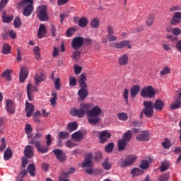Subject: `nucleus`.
I'll use <instances>...</instances> for the list:
<instances>
[{
    "label": "nucleus",
    "mask_w": 181,
    "mask_h": 181,
    "mask_svg": "<svg viewBox=\"0 0 181 181\" xmlns=\"http://www.w3.org/2000/svg\"><path fill=\"white\" fill-rule=\"evenodd\" d=\"M54 84L56 90L59 91V90H60V87H62V84L60 83V78H55Z\"/></svg>",
    "instance_id": "nucleus-58"
},
{
    "label": "nucleus",
    "mask_w": 181,
    "mask_h": 181,
    "mask_svg": "<svg viewBox=\"0 0 181 181\" xmlns=\"http://www.w3.org/2000/svg\"><path fill=\"white\" fill-rule=\"evenodd\" d=\"M132 139V132L131 130H127L123 135V141H125L126 142H129L131 139Z\"/></svg>",
    "instance_id": "nucleus-35"
},
{
    "label": "nucleus",
    "mask_w": 181,
    "mask_h": 181,
    "mask_svg": "<svg viewBox=\"0 0 181 181\" xmlns=\"http://www.w3.org/2000/svg\"><path fill=\"white\" fill-rule=\"evenodd\" d=\"M76 172L74 168H71L69 170L62 171L61 175L59 176V181L69 180V175H73Z\"/></svg>",
    "instance_id": "nucleus-11"
},
{
    "label": "nucleus",
    "mask_w": 181,
    "mask_h": 181,
    "mask_svg": "<svg viewBox=\"0 0 181 181\" xmlns=\"http://www.w3.org/2000/svg\"><path fill=\"white\" fill-rule=\"evenodd\" d=\"M181 107V92L179 93V97L175 98V101L170 106V110H179Z\"/></svg>",
    "instance_id": "nucleus-20"
},
{
    "label": "nucleus",
    "mask_w": 181,
    "mask_h": 181,
    "mask_svg": "<svg viewBox=\"0 0 181 181\" xmlns=\"http://www.w3.org/2000/svg\"><path fill=\"white\" fill-rule=\"evenodd\" d=\"M72 117H78V118H83L86 116V113L79 107V109H73L71 112Z\"/></svg>",
    "instance_id": "nucleus-22"
},
{
    "label": "nucleus",
    "mask_w": 181,
    "mask_h": 181,
    "mask_svg": "<svg viewBox=\"0 0 181 181\" xmlns=\"http://www.w3.org/2000/svg\"><path fill=\"white\" fill-rule=\"evenodd\" d=\"M14 28L19 29L22 26V21H21V17H16L13 21Z\"/></svg>",
    "instance_id": "nucleus-49"
},
{
    "label": "nucleus",
    "mask_w": 181,
    "mask_h": 181,
    "mask_svg": "<svg viewBox=\"0 0 181 181\" xmlns=\"http://www.w3.org/2000/svg\"><path fill=\"white\" fill-rule=\"evenodd\" d=\"M1 144L0 146V152H4L6 148V139L4 137L1 139Z\"/></svg>",
    "instance_id": "nucleus-54"
},
{
    "label": "nucleus",
    "mask_w": 181,
    "mask_h": 181,
    "mask_svg": "<svg viewBox=\"0 0 181 181\" xmlns=\"http://www.w3.org/2000/svg\"><path fill=\"white\" fill-rule=\"evenodd\" d=\"M37 17L41 22H47L49 21V16H47L46 8H42L38 12Z\"/></svg>",
    "instance_id": "nucleus-16"
},
{
    "label": "nucleus",
    "mask_w": 181,
    "mask_h": 181,
    "mask_svg": "<svg viewBox=\"0 0 181 181\" xmlns=\"http://www.w3.org/2000/svg\"><path fill=\"white\" fill-rule=\"evenodd\" d=\"M143 105H144V108L142 110L140 114V118H144V114L148 118H151L153 115V102L152 101H144L143 103Z\"/></svg>",
    "instance_id": "nucleus-5"
},
{
    "label": "nucleus",
    "mask_w": 181,
    "mask_h": 181,
    "mask_svg": "<svg viewBox=\"0 0 181 181\" xmlns=\"http://www.w3.org/2000/svg\"><path fill=\"white\" fill-rule=\"evenodd\" d=\"M106 39L108 40V42H115L117 38L116 36L109 35L106 37Z\"/></svg>",
    "instance_id": "nucleus-64"
},
{
    "label": "nucleus",
    "mask_w": 181,
    "mask_h": 181,
    "mask_svg": "<svg viewBox=\"0 0 181 181\" xmlns=\"http://www.w3.org/2000/svg\"><path fill=\"white\" fill-rule=\"evenodd\" d=\"M127 142L124 139H120L118 141L117 145H118V151H124L125 149V146H127Z\"/></svg>",
    "instance_id": "nucleus-38"
},
{
    "label": "nucleus",
    "mask_w": 181,
    "mask_h": 181,
    "mask_svg": "<svg viewBox=\"0 0 181 181\" xmlns=\"http://www.w3.org/2000/svg\"><path fill=\"white\" fill-rule=\"evenodd\" d=\"M139 91H141V87L138 85H134L130 88V95L132 100H135V97L138 95Z\"/></svg>",
    "instance_id": "nucleus-24"
},
{
    "label": "nucleus",
    "mask_w": 181,
    "mask_h": 181,
    "mask_svg": "<svg viewBox=\"0 0 181 181\" xmlns=\"http://www.w3.org/2000/svg\"><path fill=\"white\" fill-rule=\"evenodd\" d=\"M129 62L128 58V54H124L122 56L119 57L118 59V63L119 66H127Z\"/></svg>",
    "instance_id": "nucleus-26"
},
{
    "label": "nucleus",
    "mask_w": 181,
    "mask_h": 181,
    "mask_svg": "<svg viewBox=\"0 0 181 181\" xmlns=\"http://www.w3.org/2000/svg\"><path fill=\"white\" fill-rule=\"evenodd\" d=\"M140 94L143 98H153L156 95V92L152 86H148L142 88Z\"/></svg>",
    "instance_id": "nucleus-6"
},
{
    "label": "nucleus",
    "mask_w": 181,
    "mask_h": 181,
    "mask_svg": "<svg viewBox=\"0 0 181 181\" xmlns=\"http://www.w3.org/2000/svg\"><path fill=\"white\" fill-rule=\"evenodd\" d=\"M169 177H170V174L169 173H164L158 177L159 181H167L169 180Z\"/></svg>",
    "instance_id": "nucleus-52"
},
{
    "label": "nucleus",
    "mask_w": 181,
    "mask_h": 181,
    "mask_svg": "<svg viewBox=\"0 0 181 181\" xmlns=\"http://www.w3.org/2000/svg\"><path fill=\"white\" fill-rule=\"evenodd\" d=\"M143 173L144 171L138 168H134L131 172V175L133 176H141Z\"/></svg>",
    "instance_id": "nucleus-44"
},
{
    "label": "nucleus",
    "mask_w": 181,
    "mask_h": 181,
    "mask_svg": "<svg viewBox=\"0 0 181 181\" xmlns=\"http://www.w3.org/2000/svg\"><path fill=\"white\" fill-rule=\"evenodd\" d=\"M35 78V86H39V83H42V81H45V75L43 74H36L34 76Z\"/></svg>",
    "instance_id": "nucleus-32"
},
{
    "label": "nucleus",
    "mask_w": 181,
    "mask_h": 181,
    "mask_svg": "<svg viewBox=\"0 0 181 181\" xmlns=\"http://www.w3.org/2000/svg\"><path fill=\"white\" fill-rule=\"evenodd\" d=\"M169 166H170V164L168 162H161L160 166V172H166L169 169Z\"/></svg>",
    "instance_id": "nucleus-46"
},
{
    "label": "nucleus",
    "mask_w": 181,
    "mask_h": 181,
    "mask_svg": "<svg viewBox=\"0 0 181 181\" xmlns=\"http://www.w3.org/2000/svg\"><path fill=\"white\" fill-rule=\"evenodd\" d=\"M46 27H45V25L41 24L40 25L38 32H37V36L39 39H42V37H45L46 36Z\"/></svg>",
    "instance_id": "nucleus-28"
},
{
    "label": "nucleus",
    "mask_w": 181,
    "mask_h": 181,
    "mask_svg": "<svg viewBox=\"0 0 181 181\" xmlns=\"http://www.w3.org/2000/svg\"><path fill=\"white\" fill-rule=\"evenodd\" d=\"M33 91H39V88H37V86H32V84L28 83L27 85V95H28V99L29 100V101H32V98L33 97Z\"/></svg>",
    "instance_id": "nucleus-12"
},
{
    "label": "nucleus",
    "mask_w": 181,
    "mask_h": 181,
    "mask_svg": "<svg viewBox=\"0 0 181 181\" xmlns=\"http://www.w3.org/2000/svg\"><path fill=\"white\" fill-rule=\"evenodd\" d=\"M33 52L35 54V59L36 60H40L41 55H40V48L39 47L36 46L33 48Z\"/></svg>",
    "instance_id": "nucleus-50"
},
{
    "label": "nucleus",
    "mask_w": 181,
    "mask_h": 181,
    "mask_svg": "<svg viewBox=\"0 0 181 181\" xmlns=\"http://www.w3.org/2000/svg\"><path fill=\"white\" fill-rule=\"evenodd\" d=\"M93 154L88 153L84 158L82 163V168H91L93 166Z\"/></svg>",
    "instance_id": "nucleus-17"
},
{
    "label": "nucleus",
    "mask_w": 181,
    "mask_h": 181,
    "mask_svg": "<svg viewBox=\"0 0 181 181\" xmlns=\"http://www.w3.org/2000/svg\"><path fill=\"white\" fill-rule=\"evenodd\" d=\"M71 47L74 50H78L81 49L83 45H84V38L83 37H75L71 41Z\"/></svg>",
    "instance_id": "nucleus-8"
},
{
    "label": "nucleus",
    "mask_w": 181,
    "mask_h": 181,
    "mask_svg": "<svg viewBox=\"0 0 181 181\" xmlns=\"http://www.w3.org/2000/svg\"><path fill=\"white\" fill-rule=\"evenodd\" d=\"M25 134L28 135V138H32V127L29 124H26L25 127Z\"/></svg>",
    "instance_id": "nucleus-43"
},
{
    "label": "nucleus",
    "mask_w": 181,
    "mask_h": 181,
    "mask_svg": "<svg viewBox=\"0 0 181 181\" xmlns=\"http://www.w3.org/2000/svg\"><path fill=\"white\" fill-rule=\"evenodd\" d=\"M115 49H124V47H127V49H132V46L129 45V40H123L115 44Z\"/></svg>",
    "instance_id": "nucleus-21"
},
{
    "label": "nucleus",
    "mask_w": 181,
    "mask_h": 181,
    "mask_svg": "<svg viewBox=\"0 0 181 181\" xmlns=\"http://www.w3.org/2000/svg\"><path fill=\"white\" fill-rule=\"evenodd\" d=\"M88 25V19L86 17H82L78 21V25L80 28H86Z\"/></svg>",
    "instance_id": "nucleus-36"
},
{
    "label": "nucleus",
    "mask_w": 181,
    "mask_h": 181,
    "mask_svg": "<svg viewBox=\"0 0 181 181\" xmlns=\"http://www.w3.org/2000/svg\"><path fill=\"white\" fill-rule=\"evenodd\" d=\"M6 110L10 114H15V106L13 105V101L11 100H6Z\"/></svg>",
    "instance_id": "nucleus-27"
},
{
    "label": "nucleus",
    "mask_w": 181,
    "mask_h": 181,
    "mask_svg": "<svg viewBox=\"0 0 181 181\" xmlns=\"http://www.w3.org/2000/svg\"><path fill=\"white\" fill-rule=\"evenodd\" d=\"M160 76H165V74H170V68L165 66L160 72Z\"/></svg>",
    "instance_id": "nucleus-59"
},
{
    "label": "nucleus",
    "mask_w": 181,
    "mask_h": 181,
    "mask_svg": "<svg viewBox=\"0 0 181 181\" xmlns=\"http://www.w3.org/2000/svg\"><path fill=\"white\" fill-rule=\"evenodd\" d=\"M52 152L55 155L57 160H59V162H61V163H62V162H64L66 159H67V156H66V153H63L62 150L54 149Z\"/></svg>",
    "instance_id": "nucleus-10"
},
{
    "label": "nucleus",
    "mask_w": 181,
    "mask_h": 181,
    "mask_svg": "<svg viewBox=\"0 0 181 181\" xmlns=\"http://www.w3.org/2000/svg\"><path fill=\"white\" fill-rule=\"evenodd\" d=\"M18 6L23 7V15L30 16L33 12V0H22L18 4Z\"/></svg>",
    "instance_id": "nucleus-4"
},
{
    "label": "nucleus",
    "mask_w": 181,
    "mask_h": 181,
    "mask_svg": "<svg viewBox=\"0 0 181 181\" xmlns=\"http://www.w3.org/2000/svg\"><path fill=\"white\" fill-rule=\"evenodd\" d=\"M58 136L60 139H69L70 138V134L67 132H60Z\"/></svg>",
    "instance_id": "nucleus-47"
},
{
    "label": "nucleus",
    "mask_w": 181,
    "mask_h": 181,
    "mask_svg": "<svg viewBox=\"0 0 181 181\" xmlns=\"http://www.w3.org/2000/svg\"><path fill=\"white\" fill-rule=\"evenodd\" d=\"M74 74L76 76H78V74H80L83 70V67L78 66V65H74Z\"/></svg>",
    "instance_id": "nucleus-60"
},
{
    "label": "nucleus",
    "mask_w": 181,
    "mask_h": 181,
    "mask_svg": "<svg viewBox=\"0 0 181 181\" xmlns=\"http://www.w3.org/2000/svg\"><path fill=\"white\" fill-rule=\"evenodd\" d=\"M153 16H148L146 21V26H152L153 25Z\"/></svg>",
    "instance_id": "nucleus-57"
},
{
    "label": "nucleus",
    "mask_w": 181,
    "mask_h": 181,
    "mask_svg": "<svg viewBox=\"0 0 181 181\" xmlns=\"http://www.w3.org/2000/svg\"><path fill=\"white\" fill-rule=\"evenodd\" d=\"M27 169L28 170V173L30 174V176H32L33 177H35V176H36V174L35 173V170H36V168H35V165L33 164L28 165Z\"/></svg>",
    "instance_id": "nucleus-37"
},
{
    "label": "nucleus",
    "mask_w": 181,
    "mask_h": 181,
    "mask_svg": "<svg viewBox=\"0 0 181 181\" xmlns=\"http://www.w3.org/2000/svg\"><path fill=\"white\" fill-rule=\"evenodd\" d=\"M138 157L134 155L127 156V158L119 163L120 168H127V166H131L136 160Z\"/></svg>",
    "instance_id": "nucleus-7"
},
{
    "label": "nucleus",
    "mask_w": 181,
    "mask_h": 181,
    "mask_svg": "<svg viewBox=\"0 0 181 181\" xmlns=\"http://www.w3.org/2000/svg\"><path fill=\"white\" fill-rule=\"evenodd\" d=\"M165 107V102H163L160 99H157L155 100L154 104L153 103V110H156V111H162Z\"/></svg>",
    "instance_id": "nucleus-18"
},
{
    "label": "nucleus",
    "mask_w": 181,
    "mask_h": 181,
    "mask_svg": "<svg viewBox=\"0 0 181 181\" xmlns=\"http://www.w3.org/2000/svg\"><path fill=\"white\" fill-rule=\"evenodd\" d=\"M136 139L139 141V142H146L149 141V132L148 131H143L136 136Z\"/></svg>",
    "instance_id": "nucleus-13"
},
{
    "label": "nucleus",
    "mask_w": 181,
    "mask_h": 181,
    "mask_svg": "<svg viewBox=\"0 0 181 181\" xmlns=\"http://www.w3.org/2000/svg\"><path fill=\"white\" fill-rule=\"evenodd\" d=\"M28 76H29L28 69L25 66H21L19 75L20 83H25V80L28 78Z\"/></svg>",
    "instance_id": "nucleus-15"
},
{
    "label": "nucleus",
    "mask_w": 181,
    "mask_h": 181,
    "mask_svg": "<svg viewBox=\"0 0 181 181\" xmlns=\"http://www.w3.org/2000/svg\"><path fill=\"white\" fill-rule=\"evenodd\" d=\"M105 152L107 153H111L114 149V143H109L105 148Z\"/></svg>",
    "instance_id": "nucleus-56"
},
{
    "label": "nucleus",
    "mask_w": 181,
    "mask_h": 181,
    "mask_svg": "<svg viewBox=\"0 0 181 181\" xmlns=\"http://www.w3.org/2000/svg\"><path fill=\"white\" fill-rule=\"evenodd\" d=\"M123 98L124 100V103L128 105L129 104V90L125 88L123 91Z\"/></svg>",
    "instance_id": "nucleus-45"
},
{
    "label": "nucleus",
    "mask_w": 181,
    "mask_h": 181,
    "mask_svg": "<svg viewBox=\"0 0 181 181\" xmlns=\"http://www.w3.org/2000/svg\"><path fill=\"white\" fill-rule=\"evenodd\" d=\"M1 18L4 23H9V22H12V21H13V16H6V11H5L2 12Z\"/></svg>",
    "instance_id": "nucleus-30"
},
{
    "label": "nucleus",
    "mask_w": 181,
    "mask_h": 181,
    "mask_svg": "<svg viewBox=\"0 0 181 181\" xmlns=\"http://www.w3.org/2000/svg\"><path fill=\"white\" fill-rule=\"evenodd\" d=\"M12 73V70L6 69L5 70L3 74H1L4 78H6L7 81H11L12 80V77H11V74Z\"/></svg>",
    "instance_id": "nucleus-33"
},
{
    "label": "nucleus",
    "mask_w": 181,
    "mask_h": 181,
    "mask_svg": "<svg viewBox=\"0 0 181 181\" xmlns=\"http://www.w3.org/2000/svg\"><path fill=\"white\" fill-rule=\"evenodd\" d=\"M76 145H77V144L73 142V141H71V140H68L66 142V148H74V146H76Z\"/></svg>",
    "instance_id": "nucleus-62"
},
{
    "label": "nucleus",
    "mask_w": 181,
    "mask_h": 181,
    "mask_svg": "<svg viewBox=\"0 0 181 181\" xmlns=\"http://www.w3.org/2000/svg\"><path fill=\"white\" fill-rule=\"evenodd\" d=\"M103 114V109L96 105L90 108V112H88V122L90 125H95L101 121L100 115Z\"/></svg>",
    "instance_id": "nucleus-2"
},
{
    "label": "nucleus",
    "mask_w": 181,
    "mask_h": 181,
    "mask_svg": "<svg viewBox=\"0 0 181 181\" xmlns=\"http://www.w3.org/2000/svg\"><path fill=\"white\" fill-rule=\"evenodd\" d=\"M81 57V52L80 51L76 49V51H74L72 54V59L74 62H77V61L80 60Z\"/></svg>",
    "instance_id": "nucleus-41"
},
{
    "label": "nucleus",
    "mask_w": 181,
    "mask_h": 181,
    "mask_svg": "<svg viewBox=\"0 0 181 181\" xmlns=\"http://www.w3.org/2000/svg\"><path fill=\"white\" fill-rule=\"evenodd\" d=\"M79 107L82 109L83 112L86 114L87 117H88V112H90V110L93 108V104L82 103L80 104Z\"/></svg>",
    "instance_id": "nucleus-23"
},
{
    "label": "nucleus",
    "mask_w": 181,
    "mask_h": 181,
    "mask_svg": "<svg viewBox=\"0 0 181 181\" xmlns=\"http://www.w3.org/2000/svg\"><path fill=\"white\" fill-rule=\"evenodd\" d=\"M98 136L100 144H105L111 138V133L108 130H104L98 132Z\"/></svg>",
    "instance_id": "nucleus-9"
},
{
    "label": "nucleus",
    "mask_w": 181,
    "mask_h": 181,
    "mask_svg": "<svg viewBox=\"0 0 181 181\" xmlns=\"http://www.w3.org/2000/svg\"><path fill=\"white\" fill-rule=\"evenodd\" d=\"M76 32V28L74 27L69 28L66 33V35L67 37H71L73 35H74V33Z\"/></svg>",
    "instance_id": "nucleus-53"
},
{
    "label": "nucleus",
    "mask_w": 181,
    "mask_h": 181,
    "mask_svg": "<svg viewBox=\"0 0 181 181\" xmlns=\"http://www.w3.org/2000/svg\"><path fill=\"white\" fill-rule=\"evenodd\" d=\"M139 168H140V169H142L143 170H146V169H148V168H149V161H148L146 160H141V162L140 163V165H139Z\"/></svg>",
    "instance_id": "nucleus-42"
},
{
    "label": "nucleus",
    "mask_w": 181,
    "mask_h": 181,
    "mask_svg": "<svg viewBox=\"0 0 181 181\" xmlns=\"http://www.w3.org/2000/svg\"><path fill=\"white\" fill-rule=\"evenodd\" d=\"M80 89L78 91V95L83 101L88 96V85H87V76L85 73H82L78 79Z\"/></svg>",
    "instance_id": "nucleus-1"
},
{
    "label": "nucleus",
    "mask_w": 181,
    "mask_h": 181,
    "mask_svg": "<svg viewBox=\"0 0 181 181\" xmlns=\"http://www.w3.org/2000/svg\"><path fill=\"white\" fill-rule=\"evenodd\" d=\"M34 147L30 145H27L24 149L25 157L27 159H32L34 156Z\"/></svg>",
    "instance_id": "nucleus-14"
},
{
    "label": "nucleus",
    "mask_w": 181,
    "mask_h": 181,
    "mask_svg": "<svg viewBox=\"0 0 181 181\" xmlns=\"http://www.w3.org/2000/svg\"><path fill=\"white\" fill-rule=\"evenodd\" d=\"M102 166L105 170H110L111 169V163H108V158L105 159L102 163Z\"/></svg>",
    "instance_id": "nucleus-51"
},
{
    "label": "nucleus",
    "mask_w": 181,
    "mask_h": 181,
    "mask_svg": "<svg viewBox=\"0 0 181 181\" xmlns=\"http://www.w3.org/2000/svg\"><path fill=\"white\" fill-rule=\"evenodd\" d=\"M71 138L72 139H75V141H80L83 138V133L78 131L71 135Z\"/></svg>",
    "instance_id": "nucleus-40"
},
{
    "label": "nucleus",
    "mask_w": 181,
    "mask_h": 181,
    "mask_svg": "<svg viewBox=\"0 0 181 181\" xmlns=\"http://www.w3.org/2000/svg\"><path fill=\"white\" fill-rule=\"evenodd\" d=\"M90 25L93 29H97L100 25V20L98 18H95L90 22Z\"/></svg>",
    "instance_id": "nucleus-39"
},
{
    "label": "nucleus",
    "mask_w": 181,
    "mask_h": 181,
    "mask_svg": "<svg viewBox=\"0 0 181 181\" xmlns=\"http://www.w3.org/2000/svg\"><path fill=\"white\" fill-rule=\"evenodd\" d=\"M107 35H114V27L111 25H107Z\"/></svg>",
    "instance_id": "nucleus-63"
},
{
    "label": "nucleus",
    "mask_w": 181,
    "mask_h": 181,
    "mask_svg": "<svg viewBox=\"0 0 181 181\" xmlns=\"http://www.w3.org/2000/svg\"><path fill=\"white\" fill-rule=\"evenodd\" d=\"M33 111H35V105H32V103H29L28 101H26L25 102L26 117L28 118H30V117H32V114H33Z\"/></svg>",
    "instance_id": "nucleus-19"
},
{
    "label": "nucleus",
    "mask_w": 181,
    "mask_h": 181,
    "mask_svg": "<svg viewBox=\"0 0 181 181\" xmlns=\"http://www.w3.org/2000/svg\"><path fill=\"white\" fill-rule=\"evenodd\" d=\"M12 150H11L10 147H8L6 150L4 151V160H9L11 158H12Z\"/></svg>",
    "instance_id": "nucleus-34"
},
{
    "label": "nucleus",
    "mask_w": 181,
    "mask_h": 181,
    "mask_svg": "<svg viewBox=\"0 0 181 181\" xmlns=\"http://www.w3.org/2000/svg\"><path fill=\"white\" fill-rule=\"evenodd\" d=\"M42 136V134L37 133L28 144L30 145H35L37 152H40V153H47L49 152V147L42 146V141H40Z\"/></svg>",
    "instance_id": "nucleus-3"
},
{
    "label": "nucleus",
    "mask_w": 181,
    "mask_h": 181,
    "mask_svg": "<svg viewBox=\"0 0 181 181\" xmlns=\"http://www.w3.org/2000/svg\"><path fill=\"white\" fill-rule=\"evenodd\" d=\"M51 95L52 98H50L49 102L52 107H54L57 104V93L54 91L51 93Z\"/></svg>",
    "instance_id": "nucleus-31"
},
{
    "label": "nucleus",
    "mask_w": 181,
    "mask_h": 181,
    "mask_svg": "<svg viewBox=\"0 0 181 181\" xmlns=\"http://www.w3.org/2000/svg\"><path fill=\"white\" fill-rule=\"evenodd\" d=\"M78 128V124L77 122H69L66 127V130L69 132H73V131H76Z\"/></svg>",
    "instance_id": "nucleus-29"
},
{
    "label": "nucleus",
    "mask_w": 181,
    "mask_h": 181,
    "mask_svg": "<svg viewBox=\"0 0 181 181\" xmlns=\"http://www.w3.org/2000/svg\"><path fill=\"white\" fill-rule=\"evenodd\" d=\"M69 86L71 87H76L77 86V79L75 77L69 78Z\"/></svg>",
    "instance_id": "nucleus-61"
},
{
    "label": "nucleus",
    "mask_w": 181,
    "mask_h": 181,
    "mask_svg": "<svg viewBox=\"0 0 181 181\" xmlns=\"http://www.w3.org/2000/svg\"><path fill=\"white\" fill-rule=\"evenodd\" d=\"M11 53V46L8 44H4L2 48L3 54H9Z\"/></svg>",
    "instance_id": "nucleus-48"
},
{
    "label": "nucleus",
    "mask_w": 181,
    "mask_h": 181,
    "mask_svg": "<svg viewBox=\"0 0 181 181\" xmlns=\"http://www.w3.org/2000/svg\"><path fill=\"white\" fill-rule=\"evenodd\" d=\"M181 22V13L180 12H176L175 13L174 16H173L171 21H170V25H177L178 23H180Z\"/></svg>",
    "instance_id": "nucleus-25"
},
{
    "label": "nucleus",
    "mask_w": 181,
    "mask_h": 181,
    "mask_svg": "<svg viewBox=\"0 0 181 181\" xmlns=\"http://www.w3.org/2000/svg\"><path fill=\"white\" fill-rule=\"evenodd\" d=\"M117 118L120 121H127V119H128V115L127 113H124V112L119 113L117 115Z\"/></svg>",
    "instance_id": "nucleus-55"
}]
</instances>
